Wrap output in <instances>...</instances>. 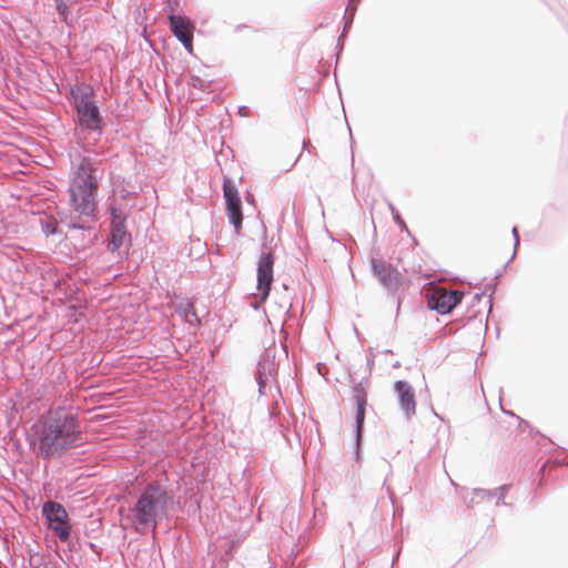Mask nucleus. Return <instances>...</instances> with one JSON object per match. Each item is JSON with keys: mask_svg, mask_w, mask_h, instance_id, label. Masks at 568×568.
Returning a JSON list of instances; mask_svg holds the SVG:
<instances>
[{"mask_svg": "<svg viewBox=\"0 0 568 568\" xmlns=\"http://www.w3.org/2000/svg\"><path fill=\"white\" fill-rule=\"evenodd\" d=\"M275 363L271 358L270 351H266L257 363L255 379L258 385L260 395H265L266 389L271 388L274 378Z\"/></svg>", "mask_w": 568, "mask_h": 568, "instance_id": "12", "label": "nucleus"}, {"mask_svg": "<svg viewBox=\"0 0 568 568\" xmlns=\"http://www.w3.org/2000/svg\"><path fill=\"white\" fill-rule=\"evenodd\" d=\"M510 485H501L498 488L491 489L490 493H495L493 498L496 497V505H507L505 501L506 493L508 491Z\"/></svg>", "mask_w": 568, "mask_h": 568, "instance_id": "19", "label": "nucleus"}, {"mask_svg": "<svg viewBox=\"0 0 568 568\" xmlns=\"http://www.w3.org/2000/svg\"><path fill=\"white\" fill-rule=\"evenodd\" d=\"M489 291V294H488V303H489V311L491 310L493 307V295L495 293V285L493 286H489V287H486L485 291L483 293H476L474 295V301L475 302H479L481 300V297L486 294V292Z\"/></svg>", "mask_w": 568, "mask_h": 568, "instance_id": "22", "label": "nucleus"}, {"mask_svg": "<svg viewBox=\"0 0 568 568\" xmlns=\"http://www.w3.org/2000/svg\"><path fill=\"white\" fill-rule=\"evenodd\" d=\"M173 503V495L160 484L153 481L148 484L135 504L129 509L126 519L135 528H152L154 532L160 518L168 514L169 506Z\"/></svg>", "mask_w": 568, "mask_h": 568, "instance_id": "3", "label": "nucleus"}, {"mask_svg": "<svg viewBox=\"0 0 568 568\" xmlns=\"http://www.w3.org/2000/svg\"><path fill=\"white\" fill-rule=\"evenodd\" d=\"M356 404V414H355V428H356V446H359L361 439H362V432L364 427L365 422V410L367 405V399H362L361 397L358 400H355Z\"/></svg>", "mask_w": 568, "mask_h": 568, "instance_id": "14", "label": "nucleus"}, {"mask_svg": "<svg viewBox=\"0 0 568 568\" xmlns=\"http://www.w3.org/2000/svg\"><path fill=\"white\" fill-rule=\"evenodd\" d=\"M388 207H389V211L392 213V216H393V220L394 222L402 229V230H405L408 232V229H407V225L406 223L404 222V220L400 217V214L399 212L397 211V209L394 206L393 203H388Z\"/></svg>", "mask_w": 568, "mask_h": 568, "instance_id": "21", "label": "nucleus"}, {"mask_svg": "<svg viewBox=\"0 0 568 568\" xmlns=\"http://www.w3.org/2000/svg\"><path fill=\"white\" fill-rule=\"evenodd\" d=\"M210 81L202 79L199 75H191L190 84L197 90L205 91L210 87Z\"/></svg>", "mask_w": 568, "mask_h": 568, "instance_id": "20", "label": "nucleus"}, {"mask_svg": "<svg viewBox=\"0 0 568 568\" xmlns=\"http://www.w3.org/2000/svg\"><path fill=\"white\" fill-rule=\"evenodd\" d=\"M247 112H248V111H247V108H246V106H241V108L239 109V113H240V115H242V116H246V115H247Z\"/></svg>", "mask_w": 568, "mask_h": 568, "instance_id": "25", "label": "nucleus"}, {"mask_svg": "<svg viewBox=\"0 0 568 568\" xmlns=\"http://www.w3.org/2000/svg\"><path fill=\"white\" fill-rule=\"evenodd\" d=\"M75 111L81 130L101 136L104 121L90 93H81L75 99Z\"/></svg>", "mask_w": 568, "mask_h": 568, "instance_id": "4", "label": "nucleus"}, {"mask_svg": "<svg viewBox=\"0 0 568 568\" xmlns=\"http://www.w3.org/2000/svg\"><path fill=\"white\" fill-rule=\"evenodd\" d=\"M494 494L495 493H490V489L474 488L468 495L464 496V500L468 507L473 508L484 499L493 498Z\"/></svg>", "mask_w": 568, "mask_h": 568, "instance_id": "15", "label": "nucleus"}, {"mask_svg": "<svg viewBox=\"0 0 568 568\" xmlns=\"http://www.w3.org/2000/svg\"><path fill=\"white\" fill-rule=\"evenodd\" d=\"M28 442L34 455L43 460L60 457L82 443L79 414L59 405L41 415L30 427Z\"/></svg>", "mask_w": 568, "mask_h": 568, "instance_id": "1", "label": "nucleus"}, {"mask_svg": "<svg viewBox=\"0 0 568 568\" xmlns=\"http://www.w3.org/2000/svg\"><path fill=\"white\" fill-rule=\"evenodd\" d=\"M41 230L47 235H54L58 232V223L55 219L49 217L41 221Z\"/></svg>", "mask_w": 568, "mask_h": 568, "instance_id": "17", "label": "nucleus"}, {"mask_svg": "<svg viewBox=\"0 0 568 568\" xmlns=\"http://www.w3.org/2000/svg\"><path fill=\"white\" fill-rule=\"evenodd\" d=\"M183 314H184L185 320H186L189 323H192L191 317H193V318H194V321H195L196 323H200V320H199V317H197V315H196V313H195L194 307H193V305H192V304H187V305L184 307V310H183Z\"/></svg>", "mask_w": 568, "mask_h": 568, "instance_id": "23", "label": "nucleus"}, {"mask_svg": "<svg viewBox=\"0 0 568 568\" xmlns=\"http://www.w3.org/2000/svg\"><path fill=\"white\" fill-rule=\"evenodd\" d=\"M170 30L173 36L182 43L184 49L192 53L193 51V31L194 24L192 21L181 14L171 11L168 14Z\"/></svg>", "mask_w": 568, "mask_h": 568, "instance_id": "9", "label": "nucleus"}, {"mask_svg": "<svg viewBox=\"0 0 568 568\" xmlns=\"http://www.w3.org/2000/svg\"><path fill=\"white\" fill-rule=\"evenodd\" d=\"M371 265L374 275L378 277L379 283L385 288L389 292L397 291L400 284V275L397 268L381 258H373Z\"/></svg>", "mask_w": 568, "mask_h": 568, "instance_id": "10", "label": "nucleus"}, {"mask_svg": "<svg viewBox=\"0 0 568 568\" xmlns=\"http://www.w3.org/2000/svg\"><path fill=\"white\" fill-rule=\"evenodd\" d=\"M274 254L271 251L262 252L256 270V288L262 301L268 297L273 283Z\"/></svg>", "mask_w": 568, "mask_h": 568, "instance_id": "8", "label": "nucleus"}, {"mask_svg": "<svg viewBox=\"0 0 568 568\" xmlns=\"http://www.w3.org/2000/svg\"><path fill=\"white\" fill-rule=\"evenodd\" d=\"M54 1L60 20L70 26L71 21L69 20V6L63 0Z\"/></svg>", "mask_w": 568, "mask_h": 568, "instance_id": "18", "label": "nucleus"}, {"mask_svg": "<svg viewBox=\"0 0 568 568\" xmlns=\"http://www.w3.org/2000/svg\"><path fill=\"white\" fill-rule=\"evenodd\" d=\"M463 292L450 290L432 296L429 307L438 314H449L463 300Z\"/></svg>", "mask_w": 568, "mask_h": 568, "instance_id": "13", "label": "nucleus"}, {"mask_svg": "<svg viewBox=\"0 0 568 568\" xmlns=\"http://www.w3.org/2000/svg\"><path fill=\"white\" fill-rule=\"evenodd\" d=\"M511 234H513L514 241H515V243H514V253H513V257H514L515 254H516L517 246L519 244V235H518V230H517L516 226L513 227Z\"/></svg>", "mask_w": 568, "mask_h": 568, "instance_id": "24", "label": "nucleus"}, {"mask_svg": "<svg viewBox=\"0 0 568 568\" xmlns=\"http://www.w3.org/2000/svg\"><path fill=\"white\" fill-rule=\"evenodd\" d=\"M42 516L47 526L62 541L69 540L72 526L65 508L58 501L48 500L42 505Z\"/></svg>", "mask_w": 568, "mask_h": 568, "instance_id": "5", "label": "nucleus"}, {"mask_svg": "<svg viewBox=\"0 0 568 568\" xmlns=\"http://www.w3.org/2000/svg\"><path fill=\"white\" fill-rule=\"evenodd\" d=\"M367 387H368V381L362 379L358 383H354L353 386V397L354 400H358L361 397L362 399H367Z\"/></svg>", "mask_w": 568, "mask_h": 568, "instance_id": "16", "label": "nucleus"}, {"mask_svg": "<svg viewBox=\"0 0 568 568\" xmlns=\"http://www.w3.org/2000/svg\"><path fill=\"white\" fill-rule=\"evenodd\" d=\"M109 212L111 215V231L108 250L115 252L124 244H131V235L125 230V213L113 204H110Z\"/></svg>", "mask_w": 568, "mask_h": 568, "instance_id": "6", "label": "nucleus"}, {"mask_svg": "<svg viewBox=\"0 0 568 568\" xmlns=\"http://www.w3.org/2000/svg\"><path fill=\"white\" fill-rule=\"evenodd\" d=\"M94 172L95 162L88 156L81 158L69 186L70 205L78 215L62 221L69 230H93L99 185Z\"/></svg>", "mask_w": 568, "mask_h": 568, "instance_id": "2", "label": "nucleus"}, {"mask_svg": "<svg viewBox=\"0 0 568 568\" xmlns=\"http://www.w3.org/2000/svg\"><path fill=\"white\" fill-rule=\"evenodd\" d=\"M394 390L397 394L399 407L407 419L416 414V400L413 386L406 381H396Z\"/></svg>", "mask_w": 568, "mask_h": 568, "instance_id": "11", "label": "nucleus"}, {"mask_svg": "<svg viewBox=\"0 0 568 568\" xmlns=\"http://www.w3.org/2000/svg\"><path fill=\"white\" fill-rule=\"evenodd\" d=\"M223 195L225 199L226 215L237 233L243 223L242 201L237 189L229 179H224Z\"/></svg>", "mask_w": 568, "mask_h": 568, "instance_id": "7", "label": "nucleus"}]
</instances>
